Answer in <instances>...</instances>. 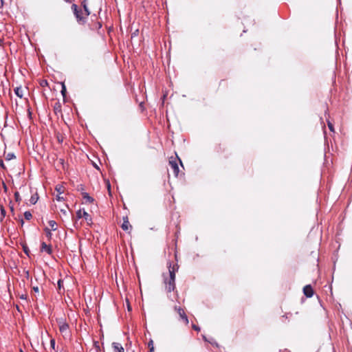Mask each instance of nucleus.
Segmentation results:
<instances>
[{
	"instance_id": "nucleus-1",
	"label": "nucleus",
	"mask_w": 352,
	"mask_h": 352,
	"mask_svg": "<svg viewBox=\"0 0 352 352\" xmlns=\"http://www.w3.org/2000/svg\"><path fill=\"white\" fill-rule=\"evenodd\" d=\"M59 331L64 338L69 336V325L63 318L58 320Z\"/></svg>"
},
{
	"instance_id": "nucleus-2",
	"label": "nucleus",
	"mask_w": 352,
	"mask_h": 352,
	"mask_svg": "<svg viewBox=\"0 0 352 352\" xmlns=\"http://www.w3.org/2000/svg\"><path fill=\"white\" fill-rule=\"evenodd\" d=\"M163 276L166 291L168 293H170L175 289V280H172L168 278V276L165 274H163Z\"/></svg>"
},
{
	"instance_id": "nucleus-3",
	"label": "nucleus",
	"mask_w": 352,
	"mask_h": 352,
	"mask_svg": "<svg viewBox=\"0 0 352 352\" xmlns=\"http://www.w3.org/2000/svg\"><path fill=\"white\" fill-rule=\"evenodd\" d=\"M72 9L78 23H85L86 21V17L82 16V12L81 10H78L77 5L73 4Z\"/></svg>"
},
{
	"instance_id": "nucleus-4",
	"label": "nucleus",
	"mask_w": 352,
	"mask_h": 352,
	"mask_svg": "<svg viewBox=\"0 0 352 352\" xmlns=\"http://www.w3.org/2000/svg\"><path fill=\"white\" fill-rule=\"evenodd\" d=\"M177 160L179 161V163L182 165V161L177 157H175V158L170 157L169 160V165H170V168H172L175 176H176V177L179 174V166H178V164L177 162Z\"/></svg>"
},
{
	"instance_id": "nucleus-5",
	"label": "nucleus",
	"mask_w": 352,
	"mask_h": 352,
	"mask_svg": "<svg viewBox=\"0 0 352 352\" xmlns=\"http://www.w3.org/2000/svg\"><path fill=\"white\" fill-rule=\"evenodd\" d=\"M174 309L177 312L180 318L184 321V322L186 324H188L189 322H188V316H186L184 310L182 307H177V306H175Z\"/></svg>"
},
{
	"instance_id": "nucleus-6",
	"label": "nucleus",
	"mask_w": 352,
	"mask_h": 352,
	"mask_svg": "<svg viewBox=\"0 0 352 352\" xmlns=\"http://www.w3.org/2000/svg\"><path fill=\"white\" fill-rule=\"evenodd\" d=\"M168 278L175 280V273L178 270V267L177 265H171L170 263H168Z\"/></svg>"
},
{
	"instance_id": "nucleus-7",
	"label": "nucleus",
	"mask_w": 352,
	"mask_h": 352,
	"mask_svg": "<svg viewBox=\"0 0 352 352\" xmlns=\"http://www.w3.org/2000/svg\"><path fill=\"white\" fill-rule=\"evenodd\" d=\"M76 217L78 219L84 218L87 221L91 220L90 215L85 210H78L76 212Z\"/></svg>"
},
{
	"instance_id": "nucleus-8",
	"label": "nucleus",
	"mask_w": 352,
	"mask_h": 352,
	"mask_svg": "<svg viewBox=\"0 0 352 352\" xmlns=\"http://www.w3.org/2000/svg\"><path fill=\"white\" fill-rule=\"evenodd\" d=\"M303 293L307 297H311L314 295V291L311 286L310 285L305 286L303 288Z\"/></svg>"
},
{
	"instance_id": "nucleus-9",
	"label": "nucleus",
	"mask_w": 352,
	"mask_h": 352,
	"mask_svg": "<svg viewBox=\"0 0 352 352\" xmlns=\"http://www.w3.org/2000/svg\"><path fill=\"white\" fill-rule=\"evenodd\" d=\"M41 251L45 252L50 255L52 254V246L47 245L45 242L41 243Z\"/></svg>"
},
{
	"instance_id": "nucleus-10",
	"label": "nucleus",
	"mask_w": 352,
	"mask_h": 352,
	"mask_svg": "<svg viewBox=\"0 0 352 352\" xmlns=\"http://www.w3.org/2000/svg\"><path fill=\"white\" fill-rule=\"evenodd\" d=\"M122 228L124 231H129L130 228H131V226L130 225V223L128 220L127 217H123V223L122 224Z\"/></svg>"
},
{
	"instance_id": "nucleus-11",
	"label": "nucleus",
	"mask_w": 352,
	"mask_h": 352,
	"mask_svg": "<svg viewBox=\"0 0 352 352\" xmlns=\"http://www.w3.org/2000/svg\"><path fill=\"white\" fill-rule=\"evenodd\" d=\"M113 352H124V348L118 342H113Z\"/></svg>"
},
{
	"instance_id": "nucleus-12",
	"label": "nucleus",
	"mask_w": 352,
	"mask_h": 352,
	"mask_svg": "<svg viewBox=\"0 0 352 352\" xmlns=\"http://www.w3.org/2000/svg\"><path fill=\"white\" fill-rule=\"evenodd\" d=\"M14 91L15 94L18 97H19L21 98L23 97V89H22V88L21 87H16Z\"/></svg>"
},
{
	"instance_id": "nucleus-13",
	"label": "nucleus",
	"mask_w": 352,
	"mask_h": 352,
	"mask_svg": "<svg viewBox=\"0 0 352 352\" xmlns=\"http://www.w3.org/2000/svg\"><path fill=\"white\" fill-rule=\"evenodd\" d=\"M82 197H83V199H84L85 200H86V201L89 202V203H92V202L94 201V199L91 197H90V196L89 195V194H88V193H87V192H83V193H82Z\"/></svg>"
},
{
	"instance_id": "nucleus-14",
	"label": "nucleus",
	"mask_w": 352,
	"mask_h": 352,
	"mask_svg": "<svg viewBox=\"0 0 352 352\" xmlns=\"http://www.w3.org/2000/svg\"><path fill=\"white\" fill-rule=\"evenodd\" d=\"M82 6L84 8V10L85 12V14H86V16H88L89 14H90V11L87 6V2L85 0H84L82 2Z\"/></svg>"
},
{
	"instance_id": "nucleus-15",
	"label": "nucleus",
	"mask_w": 352,
	"mask_h": 352,
	"mask_svg": "<svg viewBox=\"0 0 352 352\" xmlns=\"http://www.w3.org/2000/svg\"><path fill=\"white\" fill-rule=\"evenodd\" d=\"M49 226L51 227L52 230H56L57 229L56 222L54 220H50L49 221Z\"/></svg>"
},
{
	"instance_id": "nucleus-16",
	"label": "nucleus",
	"mask_w": 352,
	"mask_h": 352,
	"mask_svg": "<svg viewBox=\"0 0 352 352\" xmlns=\"http://www.w3.org/2000/svg\"><path fill=\"white\" fill-rule=\"evenodd\" d=\"M38 195L36 193L35 195H32L30 199V202L32 204H35L37 201H38Z\"/></svg>"
},
{
	"instance_id": "nucleus-17",
	"label": "nucleus",
	"mask_w": 352,
	"mask_h": 352,
	"mask_svg": "<svg viewBox=\"0 0 352 352\" xmlns=\"http://www.w3.org/2000/svg\"><path fill=\"white\" fill-rule=\"evenodd\" d=\"M0 210H1L0 221H1L6 216V210L1 205L0 206Z\"/></svg>"
},
{
	"instance_id": "nucleus-18",
	"label": "nucleus",
	"mask_w": 352,
	"mask_h": 352,
	"mask_svg": "<svg viewBox=\"0 0 352 352\" xmlns=\"http://www.w3.org/2000/svg\"><path fill=\"white\" fill-rule=\"evenodd\" d=\"M55 190L58 192V194L61 195L64 192V187L61 185H57L55 188Z\"/></svg>"
},
{
	"instance_id": "nucleus-19",
	"label": "nucleus",
	"mask_w": 352,
	"mask_h": 352,
	"mask_svg": "<svg viewBox=\"0 0 352 352\" xmlns=\"http://www.w3.org/2000/svg\"><path fill=\"white\" fill-rule=\"evenodd\" d=\"M24 217L26 220H30L32 217V213L30 211H25L24 212Z\"/></svg>"
},
{
	"instance_id": "nucleus-20",
	"label": "nucleus",
	"mask_w": 352,
	"mask_h": 352,
	"mask_svg": "<svg viewBox=\"0 0 352 352\" xmlns=\"http://www.w3.org/2000/svg\"><path fill=\"white\" fill-rule=\"evenodd\" d=\"M15 155L14 153H8L6 156V160H12L14 158H15Z\"/></svg>"
},
{
	"instance_id": "nucleus-21",
	"label": "nucleus",
	"mask_w": 352,
	"mask_h": 352,
	"mask_svg": "<svg viewBox=\"0 0 352 352\" xmlns=\"http://www.w3.org/2000/svg\"><path fill=\"white\" fill-rule=\"evenodd\" d=\"M148 346L149 348V351L150 352H153L154 351V346H153V340H151L148 344Z\"/></svg>"
},
{
	"instance_id": "nucleus-22",
	"label": "nucleus",
	"mask_w": 352,
	"mask_h": 352,
	"mask_svg": "<svg viewBox=\"0 0 352 352\" xmlns=\"http://www.w3.org/2000/svg\"><path fill=\"white\" fill-rule=\"evenodd\" d=\"M45 232L46 233V236L48 238H51L52 236V232H51V230L48 228H45Z\"/></svg>"
},
{
	"instance_id": "nucleus-23",
	"label": "nucleus",
	"mask_w": 352,
	"mask_h": 352,
	"mask_svg": "<svg viewBox=\"0 0 352 352\" xmlns=\"http://www.w3.org/2000/svg\"><path fill=\"white\" fill-rule=\"evenodd\" d=\"M327 125H328L329 130L332 132H334L333 125L329 120L327 121Z\"/></svg>"
},
{
	"instance_id": "nucleus-24",
	"label": "nucleus",
	"mask_w": 352,
	"mask_h": 352,
	"mask_svg": "<svg viewBox=\"0 0 352 352\" xmlns=\"http://www.w3.org/2000/svg\"><path fill=\"white\" fill-rule=\"evenodd\" d=\"M65 93H66V87H65V85L63 83V85H62V89H61V94H63V96H65Z\"/></svg>"
},
{
	"instance_id": "nucleus-25",
	"label": "nucleus",
	"mask_w": 352,
	"mask_h": 352,
	"mask_svg": "<svg viewBox=\"0 0 352 352\" xmlns=\"http://www.w3.org/2000/svg\"><path fill=\"white\" fill-rule=\"evenodd\" d=\"M14 197H15V199L16 201H19L21 200V197H20L19 193L18 192H16L14 193Z\"/></svg>"
},
{
	"instance_id": "nucleus-26",
	"label": "nucleus",
	"mask_w": 352,
	"mask_h": 352,
	"mask_svg": "<svg viewBox=\"0 0 352 352\" xmlns=\"http://www.w3.org/2000/svg\"><path fill=\"white\" fill-rule=\"evenodd\" d=\"M94 345H95V347H96V351H97V352H99V351H100V346H99L98 342H96L94 343Z\"/></svg>"
},
{
	"instance_id": "nucleus-27",
	"label": "nucleus",
	"mask_w": 352,
	"mask_h": 352,
	"mask_svg": "<svg viewBox=\"0 0 352 352\" xmlns=\"http://www.w3.org/2000/svg\"><path fill=\"white\" fill-rule=\"evenodd\" d=\"M23 251L28 256H29L30 250L27 246H23Z\"/></svg>"
},
{
	"instance_id": "nucleus-28",
	"label": "nucleus",
	"mask_w": 352,
	"mask_h": 352,
	"mask_svg": "<svg viewBox=\"0 0 352 352\" xmlns=\"http://www.w3.org/2000/svg\"><path fill=\"white\" fill-rule=\"evenodd\" d=\"M56 199L58 201H63L64 200V198L63 197H61L60 194H58L57 196H56Z\"/></svg>"
},
{
	"instance_id": "nucleus-29",
	"label": "nucleus",
	"mask_w": 352,
	"mask_h": 352,
	"mask_svg": "<svg viewBox=\"0 0 352 352\" xmlns=\"http://www.w3.org/2000/svg\"><path fill=\"white\" fill-rule=\"evenodd\" d=\"M50 346H51L52 348L54 349V347H55V340H54V339H52L50 340Z\"/></svg>"
},
{
	"instance_id": "nucleus-30",
	"label": "nucleus",
	"mask_w": 352,
	"mask_h": 352,
	"mask_svg": "<svg viewBox=\"0 0 352 352\" xmlns=\"http://www.w3.org/2000/svg\"><path fill=\"white\" fill-rule=\"evenodd\" d=\"M63 280H58V289H60L61 288V287L63 286Z\"/></svg>"
},
{
	"instance_id": "nucleus-31",
	"label": "nucleus",
	"mask_w": 352,
	"mask_h": 352,
	"mask_svg": "<svg viewBox=\"0 0 352 352\" xmlns=\"http://www.w3.org/2000/svg\"><path fill=\"white\" fill-rule=\"evenodd\" d=\"M0 166H1L2 168H3V169H5V168H6L5 165H4V163H3V160H2V159H0Z\"/></svg>"
},
{
	"instance_id": "nucleus-32",
	"label": "nucleus",
	"mask_w": 352,
	"mask_h": 352,
	"mask_svg": "<svg viewBox=\"0 0 352 352\" xmlns=\"http://www.w3.org/2000/svg\"><path fill=\"white\" fill-rule=\"evenodd\" d=\"M192 328H193L195 331H200V328H199V327L196 326L195 324H193V325H192Z\"/></svg>"
},
{
	"instance_id": "nucleus-33",
	"label": "nucleus",
	"mask_w": 352,
	"mask_h": 352,
	"mask_svg": "<svg viewBox=\"0 0 352 352\" xmlns=\"http://www.w3.org/2000/svg\"><path fill=\"white\" fill-rule=\"evenodd\" d=\"M33 290L35 292H38L39 289H38V287H33Z\"/></svg>"
},
{
	"instance_id": "nucleus-34",
	"label": "nucleus",
	"mask_w": 352,
	"mask_h": 352,
	"mask_svg": "<svg viewBox=\"0 0 352 352\" xmlns=\"http://www.w3.org/2000/svg\"><path fill=\"white\" fill-rule=\"evenodd\" d=\"M3 186L4 190L7 191L8 188H7V186L6 185V184L4 182H3Z\"/></svg>"
},
{
	"instance_id": "nucleus-35",
	"label": "nucleus",
	"mask_w": 352,
	"mask_h": 352,
	"mask_svg": "<svg viewBox=\"0 0 352 352\" xmlns=\"http://www.w3.org/2000/svg\"><path fill=\"white\" fill-rule=\"evenodd\" d=\"M20 222H21V226H23L24 224V221L23 219H20Z\"/></svg>"
},
{
	"instance_id": "nucleus-36",
	"label": "nucleus",
	"mask_w": 352,
	"mask_h": 352,
	"mask_svg": "<svg viewBox=\"0 0 352 352\" xmlns=\"http://www.w3.org/2000/svg\"><path fill=\"white\" fill-rule=\"evenodd\" d=\"M60 211L64 213V214H66V210H64V209H61Z\"/></svg>"
},
{
	"instance_id": "nucleus-37",
	"label": "nucleus",
	"mask_w": 352,
	"mask_h": 352,
	"mask_svg": "<svg viewBox=\"0 0 352 352\" xmlns=\"http://www.w3.org/2000/svg\"><path fill=\"white\" fill-rule=\"evenodd\" d=\"M3 6V0H0V8Z\"/></svg>"
},
{
	"instance_id": "nucleus-38",
	"label": "nucleus",
	"mask_w": 352,
	"mask_h": 352,
	"mask_svg": "<svg viewBox=\"0 0 352 352\" xmlns=\"http://www.w3.org/2000/svg\"><path fill=\"white\" fill-rule=\"evenodd\" d=\"M10 210H11L12 212H13V210H14L13 206H10Z\"/></svg>"
},
{
	"instance_id": "nucleus-39",
	"label": "nucleus",
	"mask_w": 352,
	"mask_h": 352,
	"mask_svg": "<svg viewBox=\"0 0 352 352\" xmlns=\"http://www.w3.org/2000/svg\"><path fill=\"white\" fill-rule=\"evenodd\" d=\"M66 2H68L69 3L71 1V0H65Z\"/></svg>"
},
{
	"instance_id": "nucleus-40",
	"label": "nucleus",
	"mask_w": 352,
	"mask_h": 352,
	"mask_svg": "<svg viewBox=\"0 0 352 352\" xmlns=\"http://www.w3.org/2000/svg\"><path fill=\"white\" fill-rule=\"evenodd\" d=\"M21 352H23L22 351H21Z\"/></svg>"
}]
</instances>
